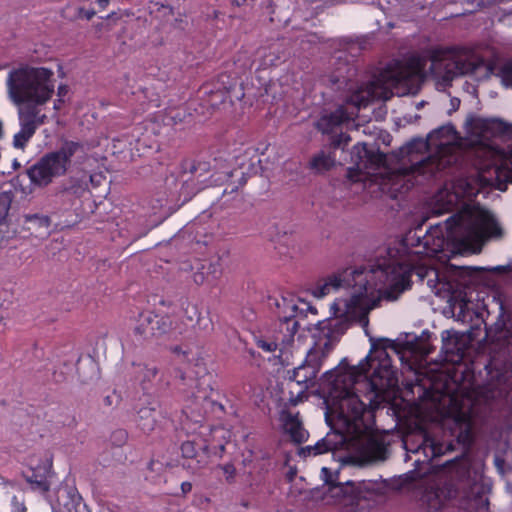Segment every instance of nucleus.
Here are the masks:
<instances>
[{"mask_svg":"<svg viewBox=\"0 0 512 512\" xmlns=\"http://www.w3.org/2000/svg\"><path fill=\"white\" fill-rule=\"evenodd\" d=\"M134 333L142 339L154 337L153 312L144 311L138 315Z\"/></svg>","mask_w":512,"mask_h":512,"instance_id":"24","label":"nucleus"},{"mask_svg":"<svg viewBox=\"0 0 512 512\" xmlns=\"http://www.w3.org/2000/svg\"><path fill=\"white\" fill-rule=\"evenodd\" d=\"M441 337H442L443 345H444V347H445L446 351H449L450 349L447 347V345H448V341H449L452 337H454L453 332H451V331H449V330H444V331L442 332Z\"/></svg>","mask_w":512,"mask_h":512,"instance_id":"44","label":"nucleus"},{"mask_svg":"<svg viewBox=\"0 0 512 512\" xmlns=\"http://www.w3.org/2000/svg\"><path fill=\"white\" fill-rule=\"evenodd\" d=\"M109 2L110 0H97L99 7L102 9H105L108 6Z\"/></svg>","mask_w":512,"mask_h":512,"instance_id":"50","label":"nucleus"},{"mask_svg":"<svg viewBox=\"0 0 512 512\" xmlns=\"http://www.w3.org/2000/svg\"><path fill=\"white\" fill-rule=\"evenodd\" d=\"M479 190L472 186L467 180L461 179L451 191L448 188L441 189L434 197L433 213L443 214L451 211L457 206L463 197L472 198L478 194Z\"/></svg>","mask_w":512,"mask_h":512,"instance_id":"15","label":"nucleus"},{"mask_svg":"<svg viewBox=\"0 0 512 512\" xmlns=\"http://www.w3.org/2000/svg\"><path fill=\"white\" fill-rule=\"evenodd\" d=\"M254 0H233L236 6H249Z\"/></svg>","mask_w":512,"mask_h":512,"instance_id":"49","label":"nucleus"},{"mask_svg":"<svg viewBox=\"0 0 512 512\" xmlns=\"http://www.w3.org/2000/svg\"><path fill=\"white\" fill-rule=\"evenodd\" d=\"M17 115L20 129L13 137V146L23 149L37 128L45 123L47 116L45 113L27 109H18Z\"/></svg>","mask_w":512,"mask_h":512,"instance_id":"17","label":"nucleus"},{"mask_svg":"<svg viewBox=\"0 0 512 512\" xmlns=\"http://www.w3.org/2000/svg\"><path fill=\"white\" fill-rule=\"evenodd\" d=\"M483 473L481 466L467 456L448 462L445 475L438 483L430 485L422 496V512H443L446 500L461 497L470 498L480 493Z\"/></svg>","mask_w":512,"mask_h":512,"instance_id":"7","label":"nucleus"},{"mask_svg":"<svg viewBox=\"0 0 512 512\" xmlns=\"http://www.w3.org/2000/svg\"><path fill=\"white\" fill-rule=\"evenodd\" d=\"M63 103L64 102H58V98H57L54 101V105H53L54 110L59 111L61 109Z\"/></svg>","mask_w":512,"mask_h":512,"instance_id":"51","label":"nucleus"},{"mask_svg":"<svg viewBox=\"0 0 512 512\" xmlns=\"http://www.w3.org/2000/svg\"><path fill=\"white\" fill-rule=\"evenodd\" d=\"M321 472H322V474H325V475H326V474L329 472V469H328L327 467H323V468L321 469Z\"/></svg>","mask_w":512,"mask_h":512,"instance_id":"57","label":"nucleus"},{"mask_svg":"<svg viewBox=\"0 0 512 512\" xmlns=\"http://www.w3.org/2000/svg\"><path fill=\"white\" fill-rule=\"evenodd\" d=\"M350 116L347 114L343 107H339L334 112L323 114L316 122V128L323 134H328L334 131L336 127L341 125L344 121L348 120Z\"/></svg>","mask_w":512,"mask_h":512,"instance_id":"22","label":"nucleus"},{"mask_svg":"<svg viewBox=\"0 0 512 512\" xmlns=\"http://www.w3.org/2000/svg\"><path fill=\"white\" fill-rule=\"evenodd\" d=\"M54 71L44 66L20 63L11 69L6 80L7 94L18 109L43 112L55 93Z\"/></svg>","mask_w":512,"mask_h":512,"instance_id":"8","label":"nucleus"},{"mask_svg":"<svg viewBox=\"0 0 512 512\" xmlns=\"http://www.w3.org/2000/svg\"><path fill=\"white\" fill-rule=\"evenodd\" d=\"M285 430L296 443H302L307 438V431L303 428L297 416L289 415L285 421Z\"/></svg>","mask_w":512,"mask_h":512,"instance_id":"25","label":"nucleus"},{"mask_svg":"<svg viewBox=\"0 0 512 512\" xmlns=\"http://www.w3.org/2000/svg\"><path fill=\"white\" fill-rule=\"evenodd\" d=\"M212 393L213 389L209 382L206 380L198 381L183 410L187 419L195 424H200L201 428H207L202 424L206 416L214 411L216 407H222L212 399Z\"/></svg>","mask_w":512,"mask_h":512,"instance_id":"13","label":"nucleus"},{"mask_svg":"<svg viewBox=\"0 0 512 512\" xmlns=\"http://www.w3.org/2000/svg\"><path fill=\"white\" fill-rule=\"evenodd\" d=\"M340 288L351 289L350 296L335 299L330 306L331 317L316 324L317 332L313 335L314 345L308 350L303 361L317 374L333 345L352 324L360 325L368 335V314L377 306V303L361 287L354 285V281H351V284L343 282L330 293Z\"/></svg>","mask_w":512,"mask_h":512,"instance_id":"4","label":"nucleus"},{"mask_svg":"<svg viewBox=\"0 0 512 512\" xmlns=\"http://www.w3.org/2000/svg\"><path fill=\"white\" fill-rule=\"evenodd\" d=\"M48 470L45 468L43 473H36L32 471L31 475L27 476V480L34 488L39 491L45 492L49 490V482L47 479Z\"/></svg>","mask_w":512,"mask_h":512,"instance_id":"33","label":"nucleus"},{"mask_svg":"<svg viewBox=\"0 0 512 512\" xmlns=\"http://www.w3.org/2000/svg\"><path fill=\"white\" fill-rule=\"evenodd\" d=\"M457 132L452 124L431 131L426 140L414 139L401 148V154L409 157L410 166L404 174L434 177L437 173L456 164L459 160Z\"/></svg>","mask_w":512,"mask_h":512,"instance_id":"6","label":"nucleus"},{"mask_svg":"<svg viewBox=\"0 0 512 512\" xmlns=\"http://www.w3.org/2000/svg\"><path fill=\"white\" fill-rule=\"evenodd\" d=\"M205 281H209V276H205L203 272L194 273V282L196 284H202Z\"/></svg>","mask_w":512,"mask_h":512,"instance_id":"46","label":"nucleus"},{"mask_svg":"<svg viewBox=\"0 0 512 512\" xmlns=\"http://www.w3.org/2000/svg\"><path fill=\"white\" fill-rule=\"evenodd\" d=\"M448 409L443 415V426L448 427L457 442L468 447L472 442L471 404L460 403L456 397H448Z\"/></svg>","mask_w":512,"mask_h":512,"instance_id":"12","label":"nucleus"},{"mask_svg":"<svg viewBox=\"0 0 512 512\" xmlns=\"http://www.w3.org/2000/svg\"><path fill=\"white\" fill-rule=\"evenodd\" d=\"M369 354L357 366L338 371L330 370L322 380L331 384L332 390H340L337 403L338 417L348 426L359 428L367 406L375 409L385 393L396 385L397 379L388 348H394L393 341L386 338L369 337Z\"/></svg>","mask_w":512,"mask_h":512,"instance_id":"3","label":"nucleus"},{"mask_svg":"<svg viewBox=\"0 0 512 512\" xmlns=\"http://www.w3.org/2000/svg\"><path fill=\"white\" fill-rule=\"evenodd\" d=\"M87 190V185L80 179L70 178L67 183L59 187V194H68L73 198L81 197Z\"/></svg>","mask_w":512,"mask_h":512,"instance_id":"30","label":"nucleus"},{"mask_svg":"<svg viewBox=\"0 0 512 512\" xmlns=\"http://www.w3.org/2000/svg\"><path fill=\"white\" fill-rule=\"evenodd\" d=\"M149 9L150 14L161 21H167L174 14L173 8L171 6L158 2L153 3Z\"/></svg>","mask_w":512,"mask_h":512,"instance_id":"34","label":"nucleus"},{"mask_svg":"<svg viewBox=\"0 0 512 512\" xmlns=\"http://www.w3.org/2000/svg\"><path fill=\"white\" fill-rule=\"evenodd\" d=\"M497 76L500 78L501 83L505 87H511L512 88V59L506 61L502 64L500 67Z\"/></svg>","mask_w":512,"mask_h":512,"instance_id":"36","label":"nucleus"},{"mask_svg":"<svg viewBox=\"0 0 512 512\" xmlns=\"http://www.w3.org/2000/svg\"><path fill=\"white\" fill-rule=\"evenodd\" d=\"M240 174V185H243L246 182V179L244 178L245 173L243 171H238L237 169L233 170L230 174V177H233L234 175Z\"/></svg>","mask_w":512,"mask_h":512,"instance_id":"47","label":"nucleus"},{"mask_svg":"<svg viewBox=\"0 0 512 512\" xmlns=\"http://www.w3.org/2000/svg\"><path fill=\"white\" fill-rule=\"evenodd\" d=\"M224 449H225V444L224 443H221L219 444V450H220V456L222 455V453L224 452Z\"/></svg>","mask_w":512,"mask_h":512,"instance_id":"53","label":"nucleus"},{"mask_svg":"<svg viewBox=\"0 0 512 512\" xmlns=\"http://www.w3.org/2000/svg\"><path fill=\"white\" fill-rule=\"evenodd\" d=\"M172 351H173L174 353H180V352H181V349H180V347L176 346V347H174V348L172 349Z\"/></svg>","mask_w":512,"mask_h":512,"instance_id":"56","label":"nucleus"},{"mask_svg":"<svg viewBox=\"0 0 512 512\" xmlns=\"http://www.w3.org/2000/svg\"><path fill=\"white\" fill-rule=\"evenodd\" d=\"M450 449H451V445L445 446L441 443L436 442L434 439H432L431 437H429L427 435L424 436L422 444L419 445L417 448H415V449L407 448L408 451L413 452V453L422 452L424 454V456L430 460L435 457L445 454L446 450H450Z\"/></svg>","mask_w":512,"mask_h":512,"instance_id":"23","label":"nucleus"},{"mask_svg":"<svg viewBox=\"0 0 512 512\" xmlns=\"http://www.w3.org/2000/svg\"><path fill=\"white\" fill-rule=\"evenodd\" d=\"M385 491V484L376 480H347L338 483L331 488L332 496L342 498L346 504L370 508L381 498Z\"/></svg>","mask_w":512,"mask_h":512,"instance_id":"11","label":"nucleus"},{"mask_svg":"<svg viewBox=\"0 0 512 512\" xmlns=\"http://www.w3.org/2000/svg\"><path fill=\"white\" fill-rule=\"evenodd\" d=\"M96 12L94 9L86 10L84 8H79L77 12V16L79 18H85L86 20H90L95 16Z\"/></svg>","mask_w":512,"mask_h":512,"instance_id":"42","label":"nucleus"},{"mask_svg":"<svg viewBox=\"0 0 512 512\" xmlns=\"http://www.w3.org/2000/svg\"><path fill=\"white\" fill-rule=\"evenodd\" d=\"M421 227L409 231L377 255L368 266L346 268L317 282L312 294L323 298L343 282L361 287L377 304L381 299L396 300L410 287L411 275L426 280L435 295L450 298L458 292L454 280L431 266V258H449L457 250L481 248L491 237H500L502 229L495 217L480 206L466 205L442 223L430 227L421 236Z\"/></svg>","mask_w":512,"mask_h":512,"instance_id":"1","label":"nucleus"},{"mask_svg":"<svg viewBox=\"0 0 512 512\" xmlns=\"http://www.w3.org/2000/svg\"><path fill=\"white\" fill-rule=\"evenodd\" d=\"M332 165L333 159L323 151L316 154L310 161V167L318 172L328 170Z\"/></svg>","mask_w":512,"mask_h":512,"instance_id":"32","label":"nucleus"},{"mask_svg":"<svg viewBox=\"0 0 512 512\" xmlns=\"http://www.w3.org/2000/svg\"><path fill=\"white\" fill-rule=\"evenodd\" d=\"M181 490L183 494H187L192 490V484L190 482H182Z\"/></svg>","mask_w":512,"mask_h":512,"instance_id":"48","label":"nucleus"},{"mask_svg":"<svg viewBox=\"0 0 512 512\" xmlns=\"http://www.w3.org/2000/svg\"><path fill=\"white\" fill-rule=\"evenodd\" d=\"M297 339H298V341H300V339H301V335L300 334H298Z\"/></svg>","mask_w":512,"mask_h":512,"instance_id":"63","label":"nucleus"},{"mask_svg":"<svg viewBox=\"0 0 512 512\" xmlns=\"http://www.w3.org/2000/svg\"><path fill=\"white\" fill-rule=\"evenodd\" d=\"M138 427L145 433L154 430L156 426V411L151 407H143L137 412Z\"/></svg>","mask_w":512,"mask_h":512,"instance_id":"28","label":"nucleus"},{"mask_svg":"<svg viewBox=\"0 0 512 512\" xmlns=\"http://www.w3.org/2000/svg\"><path fill=\"white\" fill-rule=\"evenodd\" d=\"M12 503V511L11 512H26V506L22 499H19L18 496H13L11 499Z\"/></svg>","mask_w":512,"mask_h":512,"instance_id":"40","label":"nucleus"},{"mask_svg":"<svg viewBox=\"0 0 512 512\" xmlns=\"http://www.w3.org/2000/svg\"><path fill=\"white\" fill-rule=\"evenodd\" d=\"M133 367L135 380L145 393L155 392L166 385L163 380V374L156 365L133 363Z\"/></svg>","mask_w":512,"mask_h":512,"instance_id":"18","label":"nucleus"},{"mask_svg":"<svg viewBox=\"0 0 512 512\" xmlns=\"http://www.w3.org/2000/svg\"><path fill=\"white\" fill-rule=\"evenodd\" d=\"M205 94L208 95V103L211 107L215 108L219 106L220 104L226 102L229 99V91L226 87L224 88H218L216 90H208L205 88L204 91Z\"/></svg>","mask_w":512,"mask_h":512,"instance_id":"31","label":"nucleus"},{"mask_svg":"<svg viewBox=\"0 0 512 512\" xmlns=\"http://www.w3.org/2000/svg\"><path fill=\"white\" fill-rule=\"evenodd\" d=\"M237 188H238L237 186H233V187L231 188V192H234L235 190H237Z\"/></svg>","mask_w":512,"mask_h":512,"instance_id":"60","label":"nucleus"},{"mask_svg":"<svg viewBox=\"0 0 512 512\" xmlns=\"http://www.w3.org/2000/svg\"><path fill=\"white\" fill-rule=\"evenodd\" d=\"M212 432H213V433H215V434H217V433H221V434H223V433H224V430H223V429H221V428H214V429L212 430Z\"/></svg>","mask_w":512,"mask_h":512,"instance_id":"52","label":"nucleus"},{"mask_svg":"<svg viewBox=\"0 0 512 512\" xmlns=\"http://www.w3.org/2000/svg\"><path fill=\"white\" fill-rule=\"evenodd\" d=\"M25 220H26V222L38 220L40 222V224L45 227H48L50 224V220L47 216H40L38 214L26 215Z\"/></svg>","mask_w":512,"mask_h":512,"instance_id":"41","label":"nucleus"},{"mask_svg":"<svg viewBox=\"0 0 512 512\" xmlns=\"http://www.w3.org/2000/svg\"><path fill=\"white\" fill-rule=\"evenodd\" d=\"M12 203V195L10 192L0 193V225L5 221L8 216L9 209Z\"/></svg>","mask_w":512,"mask_h":512,"instance_id":"37","label":"nucleus"},{"mask_svg":"<svg viewBox=\"0 0 512 512\" xmlns=\"http://www.w3.org/2000/svg\"><path fill=\"white\" fill-rule=\"evenodd\" d=\"M342 139L345 141V143H347L350 140V137L346 135H341L340 142L342 141Z\"/></svg>","mask_w":512,"mask_h":512,"instance_id":"54","label":"nucleus"},{"mask_svg":"<svg viewBox=\"0 0 512 512\" xmlns=\"http://www.w3.org/2000/svg\"><path fill=\"white\" fill-rule=\"evenodd\" d=\"M257 54L261 58V66L268 67L277 65L281 59L280 45L273 43L270 47H261L258 49Z\"/></svg>","mask_w":512,"mask_h":512,"instance_id":"27","label":"nucleus"},{"mask_svg":"<svg viewBox=\"0 0 512 512\" xmlns=\"http://www.w3.org/2000/svg\"><path fill=\"white\" fill-rule=\"evenodd\" d=\"M208 445L206 443L196 444L194 440L184 441L181 445L182 456L192 463H188L187 467L193 472L204 468L208 464L207 459Z\"/></svg>","mask_w":512,"mask_h":512,"instance_id":"19","label":"nucleus"},{"mask_svg":"<svg viewBox=\"0 0 512 512\" xmlns=\"http://www.w3.org/2000/svg\"><path fill=\"white\" fill-rule=\"evenodd\" d=\"M219 468L222 470L225 480L228 483H233L236 476V469L235 466L232 463H227L224 465H220Z\"/></svg>","mask_w":512,"mask_h":512,"instance_id":"38","label":"nucleus"},{"mask_svg":"<svg viewBox=\"0 0 512 512\" xmlns=\"http://www.w3.org/2000/svg\"><path fill=\"white\" fill-rule=\"evenodd\" d=\"M315 370L309 368L304 362L289 372V380L299 386V394L315 384L317 377Z\"/></svg>","mask_w":512,"mask_h":512,"instance_id":"21","label":"nucleus"},{"mask_svg":"<svg viewBox=\"0 0 512 512\" xmlns=\"http://www.w3.org/2000/svg\"><path fill=\"white\" fill-rule=\"evenodd\" d=\"M380 185H383L384 184V179L382 178L381 181L379 182Z\"/></svg>","mask_w":512,"mask_h":512,"instance_id":"62","label":"nucleus"},{"mask_svg":"<svg viewBox=\"0 0 512 512\" xmlns=\"http://www.w3.org/2000/svg\"><path fill=\"white\" fill-rule=\"evenodd\" d=\"M114 15H115V13L112 12L111 14L107 15L106 18L109 19V18L113 17Z\"/></svg>","mask_w":512,"mask_h":512,"instance_id":"59","label":"nucleus"},{"mask_svg":"<svg viewBox=\"0 0 512 512\" xmlns=\"http://www.w3.org/2000/svg\"><path fill=\"white\" fill-rule=\"evenodd\" d=\"M197 324L206 331H209L212 329V322L210 319H204V318H198Z\"/></svg>","mask_w":512,"mask_h":512,"instance_id":"43","label":"nucleus"},{"mask_svg":"<svg viewBox=\"0 0 512 512\" xmlns=\"http://www.w3.org/2000/svg\"><path fill=\"white\" fill-rule=\"evenodd\" d=\"M351 159L361 174L374 177L373 181L376 183H378V177L386 171L384 167L385 155L377 149H368L365 143L354 145Z\"/></svg>","mask_w":512,"mask_h":512,"instance_id":"14","label":"nucleus"},{"mask_svg":"<svg viewBox=\"0 0 512 512\" xmlns=\"http://www.w3.org/2000/svg\"><path fill=\"white\" fill-rule=\"evenodd\" d=\"M173 321L170 316H159L153 313L154 336H160L170 331L181 334L183 330L178 327H172Z\"/></svg>","mask_w":512,"mask_h":512,"instance_id":"29","label":"nucleus"},{"mask_svg":"<svg viewBox=\"0 0 512 512\" xmlns=\"http://www.w3.org/2000/svg\"><path fill=\"white\" fill-rule=\"evenodd\" d=\"M85 154L81 142L64 140L58 149L46 153L27 169L31 184L39 188L48 186L55 178L64 176Z\"/></svg>","mask_w":512,"mask_h":512,"instance_id":"9","label":"nucleus"},{"mask_svg":"<svg viewBox=\"0 0 512 512\" xmlns=\"http://www.w3.org/2000/svg\"><path fill=\"white\" fill-rule=\"evenodd\" d=\"M469 133L477 144L475 153L483 158L479 169L487 185L497 184L505 189L506 182H512V124L500 119L475 117L469 121Z\"/></svg>","mask_w":512,"mask_h":512,"instance_id":"5","label":"nucleus"},{"mask_svg":"<svg viewBox=\"0 0 512 512\" xmlns=\"http://www.w3.org/2000/svg\"><path fill=\"white\" fill-rule=\"evenodd\" d=\"M2 69V66H0V70Z\"/></svg>","mask_w":512,"mask_h":512,"instance_id":"64","label":"nucleus"},{"mask_svg":"<svg viewBox=\"0 0 512 512\" xmlns=\"http://www.w3.org/2000/svg\"><path fill=\"white\" fill-rule=\"evenodd\" d=\"M438 88L445 89L460 76H470L477 81L493 74V65L473 49L466 47L431 48L421 53H411L401 60L391 61L380 74L365 86L357 87L346 97V102L358 109L375 99H386L392 89L408 83L421 75L427 63Z\"/></svg>","mask_w":512,"mask_h":512,"instance_id":"2","label":"nucleus"},{"mask_svg":"<svg viewBox=\"0 0 512 512\" xmlns=\"http://www.w3.org/2000/svg\"><path fill=\"white\" fill-rule=\"evenodd\" d=\"M212 177L213 175L211 174L209 163L199 161L196 164H192L189 169V174L183 179L181 187V193L184 195V199H190L200 190L220 180V178L212 180Z\"/></svg>","mask_w":512,"mask_h":512,"instance_id":"16","label":"nucleus"},{"mask_svg":"<svg viewBox=\"0 0 512 512\" xmlns=\"http://www.w3.org/2000/svg\"><path fill=\"white\" fill-rule=\"evenodd\" d=\"M309 310H310L311 312H313L314 314L316 313V310H315L314 308H312V307H309Z\"/></svg>","mask_w":512,"mask_h":512,"instance_id":"61","label":"nucleus"},{"mask_svg":"<svg viewBox=\"0 0 512 512\" xmlns=\"http://www.w3.org/2000/svg\"><path fill=\"white\" fill-rule=\"evenodd\" d=\"M66 499L63 504L59 503V507H53L54 512H81L85 508L82 503V498L75 490H69L66 494Z\"/></svg>","mask_w":512,"mask_h":512,"instance_id":"26","label":"nucleus"},{"mask_svg":"<svg viewBox=\"0 0 512 512\" xmlns=\"http://www.w3.org/2000/svg\"><path fill=\"white\" fill-rule=\"evenodd\" d=\"M343 441V435L338 433H327L325 437L318 440L314 445H307L300 448L298 454L299 456L306 458L333 452L338 449L340 445H342Z\"/></svg>","mask_w":512,"mask_h":512,"instance_id":"20","label":"nucleus"},{"mask_svg":"<svg viewBox=\"0 0 512 512\" xmlns=\"http://www.w3.org/2000/svg\"><path fill=\"white\" fill-rule=\"evenodd\" d=\"M345 70H346L347 75H343L339 71L337 75H332L330 78L332 86L333 87L336 86L337 90L341 89L342 87L348 88V90H352V88H353V85L349 78L350 75H352L351 74L352 68L346 65Z\"/></svg>","mask_w":512,"mask_h":512,"instance_id":"35","label":"nucleus"},{"mask_svg":"<svg viewBox=\"0 0 512 512\" xmlns=\"http://www.w3.org/2000/svg\"><path fill=\"white\" fill-rule=\"evenodd\" d=\"M506 268L504 266H497V267H494L492 270L494 271H504Z\"/></svg>","mask_w":512,"mask_h":512,"instance_id":"55","label":"nucleus"},{"mask_svg":"<svg viewBox=\"0 0 512 512\" xmlns=\"http://www.w3.org/2000/svg\"><path fill=\"white\" fill-rule=\"evenodd\" d=\"M279 309V322L273 335L254 336L255 344L266 353H273L291 347L295 341V336L303 320V309H300L292 300L282 298L281 302L276 303Z\"/></svg>","mask_w":512,"mask_h":512,"instance_id":"10","label":"nucleus"},{"mask_svg":"<svg viewBox=\"0 0 512 512\" xmlns=\"http://www.w3.org/2000/svg\"><path fill=\"white\" fill-rule=\"evenodd\" d=\"M68 93V88L66 85H59L57 88V97L58 102H64V97Z\"/></svg>","mask_w":512,"mask_h":512,"instance_id":"45","label":"nucleus"},{"mask_svg":"<svg viewBox=\"0 0 512 512\" xmlns=\"http://www.w3.org/2000/svg\"><path fill=\"white\" fill-rule=\"evenodd\" d=\"M211 268L213 269V273H214V274H216V272H217V271H216V266L211 264V265L209 266V269H211Z\"/></svg>","mask_w":512,"mask_h":512,"instance_id":"58","label":"nucleus"},{"mask_svg":"<svg viewBox=\"0 0 512 512\" xmlns=\"http://www.w3.org/2000/svg\"><path fill=\"white\" fill-rule=\"evenodd\" d=\"M127 437H128V435L125 430L118 429L112 433L111 442L115 446H122L126 442Z\"/></svg>","mask_w":512,"mask_h":512,"instance_id":"39","label":"nucleus"}]
</instances>
